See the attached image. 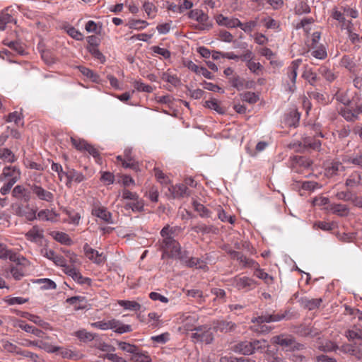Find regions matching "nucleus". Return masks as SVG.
I'll return each mask as SVG.
<instances>
[{
  "mask_svg": "<svg viewBox=\"0 0 362 362\" xmlns=\"http://www.w3.org/2000/svg\"><path fill=\"white\" fill-rule=\"evenodd\" d=\"M181 228L178 226H170L167 224L160 232L162 238L158 241L160 250L163 251L162 259L170 257L178 259H184L185 253L182 251L180 243L175 239Z\"/></svg>",
  "mask_w": 362,
  "mask_h": 362,
  "instance_id": "f257e3e1",
  "label": "nucleus"
},
{
  "mask_svg": "<svg viewBox=\"0 0 362 362\" xmlns=\"http://www.w3.org/2000/svg\"><path fill=\"white\" fill-rule=\"evenodd\" d=\"M90 325L93 327L101 330L112 329L118 334L130 332L132 330L131 325H124L122 322L116 319H111L107 321H98L91 323Z\"/></svg>",
  "mask_w": 362,
  "mask_h": 362,
  "instance_id": "f03ea898",
  "label": "nucleus"
},
{
  "mask_svg": "<svg viewBox=\"0 0 362 362\" xmlns=\"http://www.w3.org/2000/svg\"><path fill=\"white\" fill-rule=\"evenodd\" d=\"M335 99L346 107L362 103L361 95L358 92L349 90H338L334 95Z\"/></svg>",
  "mask_w": 362,
  "mask_h": 362,
  "instance_id": "7ed1b4c3",
  "label": "nucleus"
},
{
  "mask_svg": "<svg viewBox=\"0 0 362 362\" xmlns=\"http://www.w3.org/2000/svg\"><path fill=\"white\" fill-rule=\"evenodd\" d=\"M273 342L291 350H301L304 345L296 341L291 335L281 334L272 338Z\"/></svg>",
  "mask_w": 362,
  "mask_h": 362,
  "instance_id": "20e7f679",
  "label": "nucleus"
},
{
  "mask_svg": "<svg viewBox=\"0 0 362 362\" xmlns=\"http://www.w3.org/2000/svg\"><path fill=\"white\" fill-rule=\"evenodd\" d=\"M362 113V103L341 108L339 115L347 122H354L359 119Z\"/></svg>",
  "mask_w": 362,
  "mask_h": 362,
  "instance_id": "39448f33",
  "label": "nucleus"
},
{
  "mask_svg": "<svg viewBox=\"0 0 362 362\" xmlns=\"http://www.w3.org/2000/svg\"><path fill=\"white\" fill-rule=\"evenodd\" d=\"M195 332L192 334V338L195 341L204 342L206 344H211L214 340V335L211 327L206 325L199 326L194 329Z\"/></svg>",
  "mask_w": 362,
  "mask_h": 362,
  "instance_id": "423d86ee",
  "label": "nucleus"
},
{
  "mask_svg": "<svg viewBox=\"0 0 362 362\" xmlns=\"http://www.w3.org/2000/svg\"><path fill=\"white\" fill-rule=\"evenodd\" d=\"M15 263L11 268V274L16 280L22 279L27 272L28 261L22 256L18 255V259L12 260Z\"/></svg>",
  "mask_w": 362,
  "mask_h": 362,
  "instance_id": "0eeeda50",
  "label": "nucleus"
},
{
  "mask_svg": "<svg viewBox=\"0 0 362 362\" xmlns=\"http://www.w3.org/2000/svg\"><path fill=\"white\" fill-rule=\"evenodd\" d=\"M188 17L193 19L200 24L196 25V28L200 30L209 29L211 25L208 23L209 16L201 9H193L188 13Z\"/></svg>",
  "mask_w": 362,
  "mask_h": 362,
  "instance_id": "6e6552de",
  "label": "nucleus"
},
{
  "mask_svg": "<svg viewBox=\"0 0 362 362\" xmlns=\"http://www.w3.org/2000/svg\"><path fill=\"white\" fill-rule=\"evenodd\" d=\"M231 285L238 290L247 291L255 288L257 283L254 279L248 276H236L231 279Z\"/></svg>",
  "mask_w": 362,
  "mask_h": 362,
  "instance_id": "1a4fd4ad",
  "label": "nucleus"
},
{
  "mask_svg": "<svg viewBox=\"0 0 362 362\" xmlns=\"http://www.w3.org/2000/svg\"><path fill=\"white\" fill-rule=\"evenodd\" d=\"M2 346L5 351L9 353L20 354L26 358H30L32 361L36 362L38 356L37 354H35L28 351H22L21 348L17 346L16 344L7 341L2 340L1 341Z\"/></svg>",
  "mask_w": 362,
  "mask_h": 362,
  "instance_id": "9d476101",
  "label": "nucleus"
},
{
  "mask_svg": "<svg viewBox=\"0 0 362 362\" xmlns=\"http://www.w3.org/2000/svg\"><path fill=\"white\" fill-rule=\"evenodd\" d=\"M228 253L230 255L232 259L238 260L243 268H256V267H259L257 262L252 259L247 257L242 252L229 250Z\"/></svg>",
  "mask_w": 362,
  "mask_h": 362,
  "instance_id": "9b49d317",
  "label": "nucleus"
},
{
  "mask_svg": "<svg viewBox=\"0 0 362 362\" xmlns=\"http://www.w3.org/2000/svg\"><path fill=\"white\" fill-rule=\"evenodd\" d=\"M83 249L86 257L93 263L100 264L105 262V257L103 253H100L96 250L92 248L88 243L84 244Z\"/></svg>",
  "mask_w": 362,
  "mask_h": 362,
  "instance_id": "f8f14e48",
  "label": "nucleus"
},
{
  "mask_svg": "<svg viewBox=\"0 0 362 362\" xmlns=\"http://www.w3.org/2000/svg\"><path fill=\"white\" fill-rule=\"evenodd\" d=\"M301 59H296L293 61L290 66H288L286 69V74L288 78L291 80L292 85L289 86L288 90L290 92H293L296 89V81L298 74V70L301 64Z\"/></svg>",
  "mask_w": 362,
  "mask_h": 362,
  "instance_id": "ddd939ff",
  "label": "nucleus"
},
{
  "mask_svg": "<svg viewBox=\"0 0 362 362\" xmlns=\"http://www.w3.org/2000/svg\"><path fill=\"white\" fill-rule=\"evenodd\" d=\"M286 317V313L283 314H262L260 316L253 317L251 320L252 323L255 324H262V323H269L273 322H279L282 320Z\"/></svg>",
  "mask_w": 362,
  "mask_h": 362,
  "instance_id": "4468645a",
  "label": "nucleus"
},
{
  "mask_svg": "<svg viewBox=\"0 0 362 362\" xmlns=\"http://www.w3.org/2000/svg\"><path fill=\"white\" fill-rule=\"evenodd\" d=\"M21 177V172L16 166H8L3 169L0 175V180L3 181L5 178H9L10 180L17 182Z\"/></svg>",
  "mask_w": 362,
  "mask_h": 362,
  "instance_id": "2eb2a0df",
  "label": "nucleus"
},
{
  "mask_svg": "<svg viewBox=\"0 0 362 362\" xmlns=\"http://www.w3.org/2000/svg\"><path fill=\"white\" fill-rule=\"evenodd\" d=\"M232 351L235 353L250 356L252 354V348L250 341H243L237 343L232 346Z\"/></svg>",
  "mask_w": 362,
  "mask_h": 362,
  "instance_id": "dca6fc26",
  "label": "nucleus"
},
{
  "mask_svg": "<svg viewBox=\"0 0 362 362\" xmlns=\"http://www.w3.org/2000/svg\"><path fill=\"white\" fill-rule=\"evenodd\" d=\"M236 327V324L231 321L220 320L214 323V329L223 333L233 332Z\"/></svg>",
  "mask_w": 362,
  "mask_h": 362,
  "instance_id": "f3484780",
  "label": "nucleus"
},
{
  "mask_svg": "<svg viewBox=\"0 0 362 362\" xmlns=\"http://www.w3.org/2000/svg\"><path fill=\"white\" fill-rule=\"evenodd\" d=\"M63 270L66 274L70 276L74 281L81 284H86L90 281V279L83 277L75 267L66 265Z\"/></svg>",
  "mask_w": 362,
  "mask_h": 362,
  "instance_id": "a211bd4d",
  "label": "nucleus"
},
{
  "mask_svg": "<svg viewBox=\"0 0 362 362\" xmlns=\"http://www.w3.org/2000/svg\"><path fill=\"white\" fill-rule=\"evenodd\" d=\"M169 191L170 192L173 198H181L189 197L190 195V191L184 184L172 185L169 187Z\"/></svg>",
  "mask_w": 362,
  "mask_h": 362,
  "instance_id": "6ab92c4d",
  "label": "nucleus"
},
{
  "mask_svg": "<svg viewBox=\"0 0 362 362\" xmlns=\"http://www.w3.org/2000/svg\"><path fill=\"white\" fill-rule=\"evenodd\" d=\"M216 22L218 25L226 26L228 28H234L241 25V22L236 18L226 17L220 14L216 18Z\"/></svg>",
  "mask_w": 362,
  "mask_h": 362,
  "instance_id": "aec40b11",
  "label": "nucleus"
},
{
  "mask_svg": "<svg viewBox=\"0 0 362 362\" xmlns=\"http://www.w3.org/2000/svg\"><path fill=\"white\" fill-rule=\"evenodd\" d=\"M345 170L344 165L337 160L331 162L325 168V174L327 177H333Z\"/></svg>",
  "mask_w": 362,
  "mask_h": 362,
  "instance_id": "412c9836",
  "label": "nucleus"
},
{
  "mask_svg": "<svg viewBox=\"0 0 362 362\" xmlns=\"http://www.w3.org/2000/svg\"><path fill=\"white\" fill-rule=\"evenodd\" d=\"M300 145L308 150H319L321 142L313 136H304L302 138Z\"/></svg>",
  "mask_w": 362,
  "mask_h": 362,
  "instance_id": "4be33fe9",
  "label": "nucleus"
},
{
  "mask_svg": "<svg viewBox=\"0 0 362 362\" xmlns=\"http://www.w3.org/2000/svg\"><path fill=\"white\" fill-rule=\"evenodd\" d=\"M64 179L66 185H68L73 181L78 183L81 182L85 180V176L80 172L71 170L64 174Z\"/></svg>",
  "mask_w": 362,
  "mask_h": 362,
  "instance_id": "5701e85b",
  "label": "nucleus"
},
{
  "mask_svg": "<svg viewBox=\"0 0 362 362\" xmlns=\"http://www.w3.org/2000/svg\"><path fill=\"white\" fill-rule=\"evenodd\" d=\"M58 351V354L62 358L68 359L75 358L76 354L68 349H63L55 346H47V352L55 353Z\"/></svg>",
  "mask_w": 362,
  "mask_h": 362,
  "instance_id": "b1692460",
  "label": "nucleus"
},
{
  "mask_svg": "<svg viewBox=\"0 0 362 362\" xmlns=\"http://www.w3.org/2000/svg\"><path fill=\"white\" fill-rule=\"evenodd\" d=\"M33 176V181H34V183L31 186V189H32L33 192L35 194H36L37 197H39L40 199H42V200L45 199V190L40 185H38L40 182V180H38V176H42L43 179H45V177L43 176L42 174H40V175L34 174Z\"/></svg>",
  "mask_w": 362,
  "mask_h": 362,
  "instance_id": "393cba45",
  "label": "nucleus"
},
{
  "mask_svg": "<svg viewBox=\"0 0 362 362\" xmlns=\"http://www.w3.org/2000/svg\"><path fill=\"white\" fill-rule=\"evenodd\" d=\"M345 185L349 188L362 186V173L355 171L346 179Z\"/></svg>",
  "mask_w": 362,
  "mask_h": 362,
  "instance_id": "a878e982",
  "label": "nucleus"
},
{
  "mask_svg": "<svg viewBox=\"0 0 362 362\" xmlns=\"http://www.w3.org/2000/svg\"><path fill=\"white\" fill-rule=\"evenodd\" d=\"M26 235L28 239L31 241L41 243L44 238V230L38 226H33Z\"/></svg>",
  "mask_w": 362,
  "mask_h": 362,
  "instance_id": "bb28decb",
  "label": "nucleus"
},
{
  "mask_svg": "<svg viewBox=\"0 0 362 362\" xmlns=\"http://www.w3.org/2000/svg\"><path fill=\"white\" fill-rule=\"evenodd\" d=\"M49 235L57 242L65 245H71L73 244L72 240L68 234L64 232L52 231Z\"/></svg>",
  "mask_w": 362,
  "mask_h": 362,
  "instance_id": "cd10ccee",
  "label": "nucleus"
},
{
  "mask_svg": "<svg viewBox=\"0 0 362 362\" xmlns=\"http://www.w3.org/2000/svg\"><path fill=\"white\" fill-rule=\"evenodd\" d=\"M322 298H309L307 297L302 298L300 299V303L303 307L305 308L308 309L309 310H314L315 308H317L321 303H322Z\"/></svg>",
  "mask_w": 362,
  "mask_h": 362,
  "instance_id": "c85d7f7f",
  "label": "nucleus"
},
{
  "mask_svg": "<svg viewBox=\"0 0 362 362\" xmlns=\"http://www.w3.org/2000/svg\"><path fill=\"white\" fill-rule=\"evenodd\" d=\"M12 195L18 199L28 202L30 200V194L21 185H16L12 191Z\"/></svg>",
  "mask_w": 362,
  "mask_h": 362,
  "instance_id": "c756f323",
  "label": "nucleus"
},
{
  "mask_svg": "<svg viewBox=\"0 0 362 362\" xmlns=\"http://www.w3.org/2000/svg\"><path fill=\"white\" fill-rule=\"evenodd\" d=\"M330 211L332 214L341 217L347 216L349 214V208L341 204H332L330 205Z\"/></svg>",
  "mask_w": 362,
  "mask_h": 362,
  "instance_id": "7c9ffc66",
  "label": "nucleus"
},
{
  "mask_svg": "<svg viewBox=\"0 0 362 362\" xmlns=\"http://www.w3.org/2000/svg\"><path fill=\"white\" fill-rule=\"evenodd\" d=\"M93 214L108 223H112V214L105 207L95 209Z\"/></svg>",
  "mask_w": 362,
  "mask_h": 362,
  "instance_id": "2f4dec72",
  "label": "nucleus"
},
{
  "mask_svg": "<svg viewBox=\"0 0 362 362\" xmlns=\"http://www.w3.org/2000/svg\"><path fill=\"white\" fill-rule=\"evenodd\" d=\"M66 303L74 306V310H82L86 308L85 298L82 296H73L66 299Z\"/></svg>",
  "mask_w": 362,
  "mask_h": 362,
  "instance_id": "473e14b6",
  "label": "nucleus"
},
{
  "mask_svg": "<svg viewBox=\"0 0 362 362\" xmlns=\"http://www.w3.org/2000/svg\"><path fill=\"white\" fill-rule=\"evenodd\" d=\"M118 304L123 307L125 310H129L132 311H139L141 308V305L136 301L133 300H118Z\"/></svg>",
  "mask_w": 362,
  "mask_h": 362,
  "instance_id": "72a5a7b5",
  "label": "nucleus"
},
{
  "mask_svg": "<svg viewBox=\"0 0 362 362\" xmlns=\"http://www.w3.org/2000/svg\"><path fill=\"white\" fill-rule=\"evenodd\" d=\"M129 361L131 362H152L148 354L146 351H141L140 349L131 356Z\"/></svg>",
  "mask_w": 362,
  "mask_h": 362,
  "instance_id": "f704fd0d",
  "label": "nucleus"
},
{
  "mask_svg": "<svg viewBox=\"0 0 362 362\" xmlns=\"http://www.w3.org/2000/svg\"><path fill=\"white\" fill-rule=\"evenodd\" d=\"M117 344L119 349L124 352L131 354L132 356L136 354V351L139 349L137 346L125 341H117Z\"/></svg>",
  "mask_w": 362,
  "mask_h": 362,
  "instance_id": "c9c22d12",
  "label": "nucleus"
},
{
  "mask_svg": "<svg viewBox=\"0 0 362 362\" xmlns=\"http://www.w3.org/2000/svg\"><path fill=\"white\" fill-rule=\"evenodd\" d=\"M18 255L12 250H8L6 245L0 244V258L9 259L12 261L18 259Z\"/></svg>",
  "mask_w": 362,
  "mask_h": 362,
  "instance_id": "e433bc0d",
  "label": "nucleus"
},
{
  "mask_svg": "<svg viewBox=\"0 0 362 362\" xmlns=\"http://www.w3.org/2000/svg\"><path fill=\"white\" fill-rule=\"evenodd\" d=\"M254 269H255L254 275L258 279H262L267 284H272L273 283L274 278L266 273L263 269H260L259 266Z\"/></svg>",
  "mask_w": 362,
  "mask_h": 362,
  "instance_id": "4c0bfd02",
  "label": "nucleus"
},
{
  "mask_svg": "<svg viewBox=\"0 0 362 362\" xmlns=\"http://www.w3.org/2000/svg\"><path fill=\"white\" fill-rule=\"evenodd\" d=\"M0 160L5 163H13L16 158L13 153L8 148L0 149Z\"/></svg>",
  "mask_w": 362,
  "mask_h": 362,
  "instance_id": "58836bf2",
  "label": "nucleus"
},
{
  "mask_svg": "<svg viewBox=\"0 0 362 362\" xmlns=\"http://www.w3.org/2000/svg\"><path fill=\"white\" fill-rule=\"evenodd\" d=\"M192 206H193L194 209L199 214V216L201 217H202V218L210 217L211 212L203 204H202L194 200L192 202Z\"/></svg>",
  "mask_w": 362,
  "mask_h": 362,
  "instance_id": "ea45409f",
  "label": "nucleus"
},
{
  "mask_svg": "<svg viewBox=\"0 0 362 362\" xmlns=\"http://www.w3.org/2000/svg\"><path fill=\"white\" fill-rule=\"evenodd\" d=\"M318 71L320 74H321L329 82L334 81L337 78V75L333 72V71L325 66H320Z\"/></svg>",
  "mask_w": 362,
  "mask_h": 362,
  "instance_id": "a19ab883",
  "label": "nucleus"
},
{
  "mask_svg": "<svg viewBox=\"0 0 362 362\" xmlns=\"http://www.w3.org/2000/svg\"><path fill=\"white\" fill-rule=\"evenodd\" d=\"M302 77L307 81L311 86H315L318 80L317 74L313 71L311 69H306L303 74Z\"/></svg>",
  "mask_w": 362,
  "mask_h": 362,
  "instance_id": "79ce46f5",
  "label": "nucleus"
},
{
  "mask_svg": "<svg viewBox=\"0 0 362 362\" xmlns=\"http://www.w3.org/2000/svg\"><path fill=\"white\" fill-rule=\"evenodd\" d=\"M144 207V201L140 199L139 197L137 199H134L132 203H127L124 206L126 209H131L133 211H142Z\"/></svg>",
  "mask_w": 362,
  "mask_h": 362,
  "instance_id": "37998d69",
  "label": "nucleus"
},
{
  "mask_svg": "<svg viewBox=\"0 0 362 362\" xmlns=\"http://www.w3.org/2000/svg\"><path fill=\"white\" fill-rule=\"evenodd\" d=\"M340 64L341 66L345 67L350 71H354L356 68V64L354 61V57H351L348 55H344L340 61Z\"/></svg>",
  "mask_w": 362,
  "mask_h": 362,
  "instance_id": "c03bdc74",
  "label": "nucleus"
},
{
  "mask_svg": "<svg viewBox=\"0 0 362 362\" xmlns=\"http://www.w3.org/2000/svg\"><path fill=\"white\" fill-rule=\"evenodd\" d=\"M76 336L82 341H93L96 334L92 332H87L86 329L78 330L76 332Z\"/></svg>",
  "mask_w": 362,
  "mask_h": 362,
  "instance_id": "a18cd8bd",
  "label": "nucleus"
},
{
  "mask_svg": "<svg viewBox=\"0 0 362 362\" xmlns=\"http://www.w3.org/2000/svg\"><path fill=\"white\" fill-rule=\"evenodd\" d=\"M345 336L349 341L362 339V329L357 327H354L351 329H348L346 332Z\"/></svg>",
  "mask_w": 362,
  "mask_h": 362,
  "instance_id": "49530a36",
  "label": "nucleus"
},
{
  "mask_svg": "<svg viewBox=\"0 0 362 362\" xmlns=\"http://www.w3.org/2000/svg\"><path fill=\"white\" fill-rule=\"evenodd\" d=\"M252 348V354L255 351L262 352L263 350L268 347L267 341L265 339H255L250 341Z\"/></svg>",
  "mask_w": 362,
  "mask_h": 362,
  "instance_id": "de8ad7c7",
  "label": "nucleus"
},
{
  "mask_svg": "<svg viewBox=\"0 0 362 362\" xmlns=\"http://www.w3.org/2000/svg\"><path fill=\"white\" fill-rule=\"evenodd\" d=\"M71 142L73 146L79 151H83L86 150L88 143L83 139L71 137Z\"/></svg>",
  "mask_w": 362,
  "mask_h": 362,
  "instance_id": "09e8293b",
  "label": "nucleus"
},
{
  "mask_svg": "<svg viewBox=\"0 0 362 362\" xmlns=\"http://www.w3.org/2000/svg\"><path fill=\"white\" fill-rule=\"evenodd\" d=\"M243 101L247 102L250 104H254L259 100V96L253 92H245L240 95Z\"/></svg>",
  "mask_w": 362,
  "mask_h": 362,
  "instance_id": "8fccbe9b",
  "label": "nucleus"
},
{
  "mask_svg": "<svg viewBox=\"0 0 362 362\" xmlns=\"http://www.w3.org/2000/svg\"><path fill=\"white\" fill-rule=\"evenodd\" d=\"M244 80V78H241L237 74L233 75L232 77L229 78V82L231 83L232 86L236 88L238 90H243Z\"/></svg>",
  "mask_w": 362,
  "mask_h": 362,
  "instance_id": "3c124183",
  "label": "nucleus"
},
{
  "mask_svg": "<svg viewBox=\"0 0 362 362\" xmlns=\"http://www.w3.org/2000/svg\"><path fill=\"white\" fill-rule=\"evenodd\" d=\"M13 18L6 11H2L0 13V30H4L6 25L8 23H11Z\"/></svg>",
  "mask_w": 362,
  "mask_h": 362,
  "instance_id": "603ef678",
  "label": "nucleus"
},
{
  "mask_svg": "<svg viewBox=\"0 0 362 362\" xmlns=\"http://www.w3.org/2000/svg\"><path fill=\"white\" fill-rule=\"evenodd\" d=\"M7 122H14L16 125H23L22 114L17 111L11 112L8 115Z\"/></svg>",
  "mask_w": 362,
  "mask_h": 362,
  "instance_id": "864d4df0",
  "label": "nucleus"
},
{
  "mask_svg": "<svg viewBox=\"0 0 362 362\" xmlns=\"http://www.w3.org/2000/svg\"><path fill=\"white\" fill-rule=\"evenodd\" d=\"M4 301L9 305H21L28 301V298L23 297H11L7 296L5 298Z\"/></svg>",
  "mask_w": 362,
  "mask_h": 362,
  "instance_id": "5fc2aeb1",
  "label": "nucleus"
},
{
  "mask_svg": "<svg viewBox=\"0 0 362 362\" xmlns=\"http://www.w3.org/2000/svg\"><path fill=\"white\" fill-rule=\"evenodd\" d=\"M356 234L355 233H338L337 237L344 243H351L356 239Z\"/></svg>",
  "mask_w": 362,
  "mask_h": 362,
  "instance_id": "6e6d98bb",
  "label": "nucleus"
},
{
  "mask_svg": "<svg viewBox=\"0 0 362 362\" xmlns=\"http://www.w3.org/2000/svg\"><path fill=\"white\" fill-rule=\"evenodd\" d=\"M204 106L211 110H214L216 111L219 114L224 113L223 108L219 105L218 101L215 99L206 100L205 102Z\"/></svg>",
  "mask_w": 362,
  "mask_h": 362,
  "instance_id": "4d7b16f0",
  "label": "nucleus"
},
{
  "mask_svg": "<svg viewBox=\"0 0 362 362\" xmlns=\"http://www.w3.org/2000/svg\"><path fill=\"white\" fill-rule=\"evenodd\" d=\"M129 28L136 30H141L148 25V23L143 20H131L129 23Z\"/></svg>",
  "mask_w": 362,
  "mask_h": 362,
  "instance_id": "13d9d810",
  "label": "nucleus"
},
{
  "mask_svg": "<svg viewBox=\"0 0 362 362\" xmlns=\"http://www.w3.org/2000/svg\"><path fill=\"white\" fill-rule=\"evenodd\" d=\"M133 85L134 88L138 91L151 93L153 90V88L151 86L145 84L140 81H135Z\"/></svg>",
  "mask_w": 362,
  "mask_h": 362,
  "instance_id": "bf43d9fd",
  "label": "nucleus"
},
{
  "mask_svg": "<svg viewBox=\"0 0 362 362\" xmlns=\"http://www.w3.org/2000/svg\"><path fill=\"white\" fill-rule=\"evenodd\" d=\"M162 79L172 84L175 87H177L180 84V80L176 76L170 75L167 73H164L163 74Z\"/></svg>",
  "mask_w": 362,
  "mask_h": 362,
  "instance_id": "052dcab7",
  "label": "nucleus"
},
{
  "mask_svg": "<svg viewBox=\"0 0 362 362\" xmlns=\"http://www.w3.org/2000/svg\"><path fill=\"white\" fill-rule=\"evenodd\" d=\"M185 253V257L184 259H180L182 263H184L188 267H193L194 266L197 265L200 260L194 257H189L187 255V251H183Z\"/></svg>",
  "mask_w": 362,
  "mask_h": 362,
  "instance_id": "680f3d73",
  "label": "nucleus"
},
{
  "mask_svg": "<svg viewBox=\"0 0 362 362\" xmlns=\"http://www.w3.org/2000/svg\"><path fill=\"white\" fill-rule=\"evenodd\" d=\"M88 50L94 58L98 59L101 63H104L105 62V57L98 49V47H92L91 48H89Z\"/></svg>",
  "mask_w": 362,
  "mask_h": 362,
  "instance_id": "e2e57ef3",
  "label": "nucleus"
},
{
  "mask_svg": "<svg viewBox=\"0 0 362 362\" xmlns=\"http://www.w3.org/2000/svg\"><path fill=\"white\" fill-rule=\"evenodd\" d=\"M250 329L259 334H267L271 331V327L265 325L257 324V325L251 326Z\"/></svg>",
  "mask_w": 362,
  "mask_h": 362,
  "instance_id": "0e129e2a",
  "label": "nucleus"
},
{
  "mask_svg": "<svg viewBox=\"0 0 362 362\" xmlns=\"http://www.w3.org/2000/svg\"><path fill=\"white\" fill-rule=\"evenodd\" d=\"M249 70L255 74L259 75V71L263 69L262 65L259 62H250L246 64Z\"/></svg>",
  "mask_w": 362,
  "mask_h": 362,
  "instance_id": "69168bd1",
  "label": "nucleus"
},
{
  "mask_svg": "<svg viewBox=\"0 0 362 362\" xmlns=\"http://www.w3.org/2000/svg\"><path fill=\"white\" fill-rule=\"evenodd\" d=\"M154 172L156 179L161 184H168L170 182L168 177L159 168H155Z\"/></svg>",
  "mask_w": 362,
  "mask_h": 362,
  "instance_id": "338daca9",
  "label": "nucleus"
},
{
  "mask_svg": "<svg viewBox=\"0 0 362 362\" xmlns=\"http://www.w3.org/2000/svg\"><path fill=\"white\" fill-rule=\"evenodd\" d=\"M66 33L74 39L76 40H81L83 38L82 33L76 29L74 27H69L66 29Z\"/></svg>",
  "mask_w": 362,
  "mask_h": 362,
  "instance_id": "774afa93",
  "label": "nucleus"
}]
</instances>
